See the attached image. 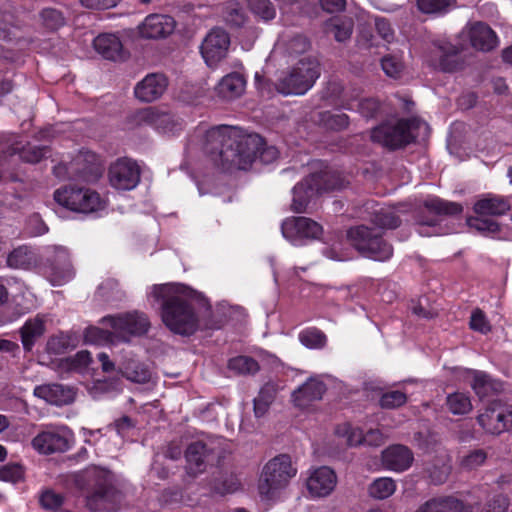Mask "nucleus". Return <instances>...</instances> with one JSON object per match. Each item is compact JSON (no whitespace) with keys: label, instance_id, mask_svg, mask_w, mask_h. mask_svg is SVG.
Here are the masks:
<instances>
[{"label":"nucleus","instance_id":"nucleus-16","mask_svg":"<svg viewBox=\"0 0 512 512\" xmlns=\"http://www.w3.org/2000/svg\"><path fill=\"white\" fill-rule=\"evenodd\" d=\"M136 119L139 124L149 125L162 134L174 135L182 130V121L178 117L155 107L139 110Z\"/></svg>","mask_w":512,"mask_h":512},{"label":"nucleus","instance_id":"nucleus-54","mask_svg":"<svg viewBox=\"0 0 512 512\" xmlns=\"http://www.w3.org/2000/svg\"><path fill=\"white\" fill-rule=\"evenodd\" d=\"M381 65L385 74L393 78H397L403 69V64L400 59L394 56L384 57L381 61Z\"/></svg>","mask_w":512,"mask_h":512},{"label":"nucleus","instance_id":"nucleus-24","mask_svg":"<svg viewBox=\"0 0 512 512\" xmlns=\"http://www.w3.org/2000/svg\"><path fill=\"white\" fill-rule=\"evenodd\" d=\"M185 457L187 472L192 476L204 472L207 464L212 461L210 451L202 442L191 443L186 450Z\"/></svg>","mask_w":512,"mask_h":512},{"label":"nucleus","instance_id":"nucleus-58","mask_svg":"<svg viewBox=\"0 0 512 512\" xmlns=\"http://www.w3.org/2000/svg\"><path fill=\"white\" fill-rule=\"evenodd\" d=\"M68 362L70 363V368L73 370L85 368L91 362L90 352L86 350L79 351L73 357L69 358Z\"/></svg>","mask_w":512,"mask_h":512},{"label":"nucleus","instance_id":"nucleus-41","mask_svg":"<svg viewBox=\"0 0 512 512\" xmlns=\"http://www.w3.org/2000/svg\"><path fill=\"white\" fill-rule=\"evenodd\" d=\"M228 368L239 375L254 374L259 370L256 360L248 356H237L229 361Z\"/></svg>","mask_w":512,"mask_h":512},{"label":"nucleus","instance_id":"nucleus-17","mask_svg":"<svg viewBox=\"0 0 512 512\" xmlns=\"http://www.w3.org/2000/svg\"><path fill=\"white\" fill-rule=\"evenodd\" d=\"M284 238L294 245H298L304 239H316L322 232V226L307 217H289L281 226Z\"/></svg>","mask_w":512,"mask_h":512},{"label":"nucleus","instance_id":"nucleus-32","mask_svg":"<svg viewBox=\"0 0 512 512\" xmlns=\"http://www.w3.org/2000/svg\"><path fill=\"white\" fill-rule=\"evenodd\" d=\"M324 32L332 35L338 42H345L350 39L353 32V21L350 18L334 17L323 24Z\"/></svg>","mask_w":512,"mask_h":512},{"label":"nucleus","instance_id":"nucleus-49","mask_svg":"<svg viewBox=\"0 0 512 512\" xmlns=\"http://www.w3.org/2000/svg\"><path fill=\"white\" fill-rule=\"evenodd\" d=\"M451 0H416L417 8L425 14H436L446 10Z\"/></svg>","mask_w":512,"mask_h":512},{"label":"nucleus","instance_id":"nucleus-57","mask_svg":"<svg viewBox=\"0 0 512 512\" xmlns=\"http://www.w3.org/2000/svg\"><path fill=\"white\" fill-rule=\"evenodd\" d=\"M281 388H282V386H280L277 382L268 381L261 387L257 397L262 400H266L268 402L273 403L277 392Z\"/></svg>","mask_w":512,"mask_h":512},{"label":"nucleus","instance_id":"nucleus-3","mask_svg":"<svg viewBox=\"0 0 512 512\" xmlns=\"http://www.w3.org/2000/svg\"><path fill=\"white\" fill-rule=\"evenodd\" d=\"M102 322L112 330L91 327L85 333L87 342L96 344L129 342L132 337L145 334L150 327L147 316L139 312L107 316L102 319Z\"/></svg>","mask_w":512,"mask_h":512},{"label":"nucleus","instance_id":"nucleus-4","mask_svg":"<svg viewBox=\"0 0 512 512\" xmlns=\"http://www.w3.org/2000/svg\"><path fill=\"white\" fill-rule=\"evenodd\" d=\"M319 76L318 60L312 56H305L278 79L276 89L284 95H304L313 87Z\"/></svg>","mask_w":512,"mask_h":512},{"label":"nucleus","instance_id":"nucleus-52","mask_svg":"<svg viewBox=\"0 0 512 512\" xmlns=\"http://www.w3.org/2000/svg\"><path fill=\"white\" fill-rule=\"evenodd\" d=\"M467 224L470 228L480 232L495 233L499 230V226L496 222L478 217L468 218Z\"/></svg>","mask_w":512,"mask_h":512},{"label":"nucleus","instance_id":"nucleus-35","mask_svg":"<svg viewBox=\"0 0 512 512\" xmlns=\"http://www.w3.org/2000/svg\"><path fill=\"white\" fill-rule=\"evenodd\" d=\"M396 482L390 477L375 479L368 487V494L378 500H384L392 496L396 491Z\"/></svg>","mask_w":512,"mask_h":512},{"label":"nucleus","instance_id":"nucleus-37","mask_svg":"<svg viewBox=\"0 0 512 512\" xmlns=\"http://www.w3.org/2000/svg\"><path fill=\"white\" fill-rule=\"evenodd\" d=\"M35 263L34 254L27 247L14 249L7 257V264L14 269H28Z\"/></svg>","mask_w":512,"mask_h":512},{"label":"nucleus","instance_id":"nucleus-30","mask_svg":"<svg viewBox=\"0 0 512 512\" xmlns=\"http://www.w3.org/2000/svg\"><path fill=\"white\" fill-rule=\"evenodd\" d=\"M45 332L44 318L37 315L27 320L20 329L21 342L24 350L30 351L35 342L43 336Z\"/></svg>","mask_w":512,"mask_h":512},{"label":"nucleus","instance_id":"nucleus-62","mask_svg":"<svg viewBox=\"0 0 512 512\" xmlns=\"http://www.w3.org/2000/svg\"><path fill=\"white\" fill-rule=\"evenodd\" d=\"M322 9L328 13L342 12L346 8V0H319Z\"/></svg>","mask_w":512,"mask_h":512},{"label":"nucleus","instance_id":"nucleus-43","mask_svg":"<svg viewBox=\"0 0 512 512\" xmlns=\"http://www.w3.org/2000/svg\"><path fill=\"white\" fill-rule=\"evenodd\" d=\"M299 340L304 346L311 349H319L324 347L326 344L325 334L316 328H310L302 331L299 334Z\"/></svg>","mask_w":512,"mask_h":512},{"label":"nucleus","instance_id":"nucleus-50","mask_svg":"<svg viewBox=\"0 0 512 512\" xmlns=\"http://www.w3.org/2000/svg\"><path fill=\"white\" fill-rule=\"evenodd\" d=\"M509 505L506 495L496 494L486 501L480 512H507Z\"/></svg>","mask_w":512,"mask_h":512},{"label":"nucleus","instance_id":"nucleus-9","mask_svg":"<svg viewBox=\"0 0 512 512\" xmlns=\"http://www.w3.org/2000/svg\"><path fill=\"white\" fill-rule=\"evenodd\" d=\"M347 237L361 254L374 260L385 261L393 253L392 247L382 240L381 234L366 226L351 228Z\"/></svg>","mask_w":512,"mask_h":512},{"label":"nucleus","instance_id":"nucleus-27","mask_svg":"<svg viewBox=\"0 0 512 512\" xmlns=\"http://www.w3.org/2000/svg\"><path fill=\"white\" fill-rule=\"evenodd\" d=\"M245 87L246 80L243 75L233 72L227 74L219 81L215 91L218 97L224 100H233L244 93Z\"/></svg>","mask_w":512,"mask_h":512},{"label":"nucleus","instance_id":"nucleus-60","mask_svg":"<svg viewBox=\"0 0 512 512\" xmlns=\"http://www.w3.org/2000/svg\"><path fill=\"white\" fill-rule=\"evenodd\" d=\"M429 473L431 480L435 484H441L448 478L450 466L447 463H443L440 467H433Z\"/></svg>","mask_w":512,"mask_h":512},{"label":"nucleus","instance_id":"nucleus-29","mask_svg":"<svg viewBox=\"0 0 512 512\" xmlns=\"http://www.w3.org/2000/svg\"><path fill=\"white\" fill-rule=\"evenodd\" d=\"M509 200L495 195H487L477 200L474 204V212L478 215L499 216L510 210Z\"/></svg>","mask_w":512,"mask_h":512},{"label":"nucleus","instance_id":"nucleus-12","mask_svg":"<svg viewBox=\"0 0 512 512\" xmlns=\"http://www.w3.org/2000/svg\"><path fill=\"white\" fill-rule=\"evenodd\" d=\"M310 46V41L304 35L291 30L283 31L274 44L267 62L275 65L287 63L290 59L307 52Z\"/></svg>","mask_w":512,"mask_h":512},{"label":"nucleus","instance_id":"nucleus-28","mask_svg":"<svg viewBox=\"0 0 512 512\" xmlns=\"http://www.w3.org/2000/svg\"><path fill=\"white\" fill-rule=\"evenodd\" d=\"M414 512H472V509L453 497H439L427 500Z\"/></svg>","mask_w":512,"mask_h":512},{"label":"nucleus","instance_id":"nucleus-31","mask_svg":"<svg viewBox=\"0 0 512 512\" xmlns=\"http://www.w3.org/2000/svg\"><path fill=\"white\" fill-rule=\"evenodd\" d=\"M119 370L128 380L136 383H146L151 378V372L133 357H125L119 364Z\"/></svg>","mask_w":512,"mask_h":512},{"label":"nucleus","instance_id":"nucleus-34","mask_svg":"<svg viewBox=\"0 0 512 512\" xmlns=\"http://www.w3.org/2000/svg\"><path fill=\"white\" fill-rule=\"evenodd\" d=\"M472 376L471 387L479 397H486L491 393L502 390V384L500 382L491 379L483 372L473 371Z\"/></svg>","mask_w":512,"mask_h":512},{"label":"nucleus","instance_id":"nucleus-7","mask_svg":"<svg viewBox=\"0 0 512 512\" xmlns=\"http://www.w3.org/2000/svg\"><path fill=\"white\" fill-rule=\"evenodd\" d=\"M55 201L74 212L92 213L105 207L100 194L90 188L65 186L54 192Z\"/></svg>","mask_w":512,"mask_h":512},{"label":"nucleus","instance_id":"nucleus-1","mask_svg":"<svg viewBox=\"0 0 512 512\" xmlns=\"http://www.w3.org/2000/svg\"><path fill=\"white\" fill-rule=\"evenodd\" d=\"M148 298L160 305L164 325L180 335H191L198 329L199 312L208 306L201 293L181 283L155 284Z\"/></svg>","mask_w":512,"mask_h":512},{"label":"nucleus","instance_id":"nucleus-2","mask_svg":"<svg viewBox=\"0 0 512 512\" xmlns=\"http://www.w3.org/2000/svg\"><path fill=\"white\" fill-rule=\"evenodd\" d=\"M262 138L257 134L245 135L236 127L221 125L209 129L205 135L204 149L218 154L225 169H247Z\"/></svg>","mask_w":512,"mask_h":512},{"label":"nucleus","instance_id":"nucleus-21","mask_svg":"<svg viewBox=\"0 0 512 512\" xmlns=\"http://www.w3.org/2000/svg\"><path fill=\"white\" fill-rule=\"evenodd\" d=\"M34 395L50 404L62 406L72 403L76 393L75 390L69 386L44 384L35 387Z\"/></svg>","mask_w":512,"mask_h":512},{"label":"nucleus","instance_id":"nucleus-45","mask_svg":"<svg viewBox=\"0 0 512 512\" xmlns=\"http://www.w3.org/2000/svg\"><path fill=\"white\" fill-rule=\"evenodd\" d=\"M224 18L226 22L235 26H240L245 21V13L237 1L231 0L225 7Z\"/></svg>","mask_w":512,"mask_h":512},{"label":"nucleus","instance_id":"nucleus-19","mask_svg":"<svg viewBox=\"0 0 512 512\" xmlns=\"http://www.w3.org/2000/svg\"><path fill=\"white\" fill-rule=\"evenodd\" d=\"M336 484V474L327 466L312 470L306 482L309 493L314 497L329 495L336 487Z\"/></svg>","mask_w":512,"mask_h":512},{"label":"nucleus","instance_id":"nucleus-38","mask_svg":"<svg viewBox=\"0 0 512 512\" xmlns=\"http://www.w3.org/2000/svg\"><path fill=\"white\" fill-rule=\"evenodd\" d=\"M449 411L454 415L467 414L472 410L469 396L462 392L449 394L446 400Z\"/></svg>","mask_w":512,"mask_h":512},{"label":"nucleus","instance_id":"nucleus-36","mask_svg":"<svg viewBox=\"0 0 512 512\" xmlns=\"http://www.w3.org/2000/svg\"><path fill=\"white\" fill-rule=\"evenodd\" d=\"M424 205L430 212L438 215H457L463 211V206L461 204L446 201L437 197L427 199Z\"/></svg>","mask_w":512,"mask_h":512},{"label":"nucleus","instance_id":"nucleus-33","mask_svg":"<svg viewBox=\"0 0 512 512\" xmlns=\"http://www.w3.org/2000/svg\"><path fill=\"white\" fill-rule=\"evenodd\" d=\"M96 51L107 59L116 60L120 57L122 44L113 34H101L94 39Z\"/></svg>","mask_w":512,"mask_h":512},{"label":"nucleus","instance_id":"nucleus-46","mask_svg":"<svg viewBox=\"0 0 512 512\" xmlns=\"http://www.w3.org/2000/svg\"><path fill=\"white\" fill-rule=\"evenodd\" d=\"M406 401L407 396L404 392L391 390L382 394L380 398V405L382 408L394 409L404 405Z\"/></svg>","mask_w":512,"mask_h":512},{"label":"nucleus","instance_id":"nucleus-6","mask_svg":"<svg viewBox=\"0 0 512 512\" xmlns=\"http://www.w3.org/2000/svg\"><path fill=\"white\" fill-rule=\"evenodd\" d=\"M342 187H344V181L334 175L329 173L313 174L294 187L291 209L298 213L303 212L311 198L318 193Z\"/></svg>","mask_w":512,"mask_h":512},{"label":"nucleus","instance_id":"nucleus-59","mask_svg":"<svg viewBox=\"0 0 512 512\" xmlns=\"http://www.w3.org/2000/svg\"><path fill=\"white\" fill-rule=\"evenodd\" d=\"M375 27L378 34L386 41L391 42L394 38V31L390 23L384 18H378L375 21Z\"/></svg>","mask_w":512,"mask_h":512},{"label":"nucleus","instance_id":"nucleus-10","mask_svg":"<svg viewBox=\"0 0 512 512\" xmlns=\"http://www.w3.org/2000/svg\"><path fill=\"white\" fill-rule=\"evenodd\" d=\"M99 482L88 495L86 505L92 512H116L123 502L122 493L110 483V476L99 471Z\"/></svg>","mask_w":512,"mask_h":512},{"label":"nucleus","instance_id":"nucleus-11","mask_svg":"<svg viewBox=\"0 0 512 512\" xmlns=\"http://www.w3.org/2000/svg\"><path fill=\"white\" fill-rule=\"evenodd\" d=\"M73 434L66 426L45 425L32 439L31 445L39 454L62 453L70 448Z\"/></svg>","mask_w":512,"mask_h":512},{"label":"nucleus","instance_id":"nucleus-25","mask_svg":"<svg viewBox=\"0 0 512 512\" xmlns=\"http://www.w3.org/2000/svg\"><path fill=\"white\" fill-rule=\"evenodd\" d=\"M412 461V452L403 445H393L382 452V463L389 470L404 471L411 466Z\"/></svg>","mask_w":512,"mask_h":512},{"label":"nucleus","instance_id":"nucleus-39","mask_svg":"<svg viewBox=\"0 0 512 512\" xmlns=\"http://www.w3.org/2000/svg\"><path fill=\"white\" fill-rule=\"evenodd\" d=\"M46 147L35 146L27 144L26 146L19 147L18 144L11 148V153H18L20 158L27 163L35 164L41 161L47 154Z\"/></svg>","mask_w":512,"mask_h":512},{"label":"nucleus","instance_id":"nucleus-20","mask_svg":"<svg viewBox=\"0 0 512 512\" xmlns=\"http://www.w3.org/2000/svg\"><path fill=\"white\" fill-rule=\"evenodd\" d=\"M175 28L173 18L167 15L151 14L139 25V33L147 39L164 38L170 35Z\"/></svg>","mask_w":512,"mask_h":512},{"label":"nucleus","instance_id":"nucleus-64","mask_svg":"<svg viewBox=\"0 0 512 512\" xmlns=\"http://www.w3.org/2000/svg\"><path fill=\"white\" fill-rule=\"evenodd\" d=\"M271 402H268L266 400H262L258 397L254 399V414L257 418H261L266 415L268 412Z\"/></svg>","mask_w":512,"mask_h":512},{"label":"nucleus","instance_id":"nucleus-55","mask_svg":"<svg viewBox=\"0 0 512 512\" xmlns=\"http://www.w3.org/2000/svg\"><path fill=\"white\" fill-rule=\"evenodd\" d=\"M42 20L49 29H56L64 24L62 14L54 9H44L41 13Z\"/></svg>","mask_w":512,"mask_h":512},{"label":"nucleus","instance_id":"nucleus-56","mask_svg":"<svg viewBox=\"0 0 512 512\" xmlns=\"http://www.w3.org/2000/svg\"><path fill=\"white\" fill-rule=\"evenodd\" d=\"M279 152L274 146H267L262 140L261 145L255 150L252 162L259 157L264 163H270L278 158Z\"/></svg>","mask_w":512,"mask_h":512},{"label":"nucleus","instance_id":"nucleus-15","mask_svg":"<svg viewBox=\"0 0 512 512\" xmlns=\"http://www.w3.org/2000/svg\"><path fill=\"white\" fill-rule=\"evenodd\" d=\"M478 423L487 433L501 434L512 426V406L501 401H493L478 416Z\"/></svg>","mask_w":512,"mask_h":512},{"label":"nucleus","instance_id":"nucleus-26","mask_svg":"<svg viewBox=\"0 0 512 512\" xmlns=\"http://www.w3.org/2000/svg\"><path fill=\"white\" fill-rule=\"evenodd\" d=\"M325 390L326 387L322 381L310 378L293 392V401L296 406L305 408L313 401L320 400Z\"/></svg>","mask_w":512,"mask_h":512},{"label":"nucleus","instance_id":"nucleus-42","mask_svg":"<svg viewBox=\"0 0 512 512\" xmlns=\"http://www.w3.org/2000/svg\"><path fill=\"white\" fill-rule=\"evenodd\" d=\"M335 434L343 439L348 446H357L364 443V435L362 431L356 427H352L348 423H343L337 426Z\"/></svg>","mask_w":512,"mask_h":512},{"label":"nucleus","instance_id":"nucleus-22","mask_svg":"<svg viewBox=\"0 0 512 512\" xmlns=\"http://www.w3.org/2000/svg\"><path fill=\"white\" fill-rule=\"evenodd\" d=\"M52 285H63L74 276L73 267L69 261V255L66 249L57 248L56 255L49 266L47 272Z\"/></svg>","mask_w":512,"mask_h":512},{"label":"nucleus","instance_id":"nucleus-14","mask_svg":"<svg viewBox=\"0 0 512 512\" xmlns=\"http://www.w3.org/2000/svg\"><path fill=\"white\" fill-rule=\"evenodd\" d=\"M108 180L116 190H132L140 182V168L129 158H119L109 166Z\"/></svg>","mask_w":512,"mask_h":512},{"label":"nucleus","instance_id":"nucleus-63","mask_svg":"<svg viewBox=\"0 0 512 512\" xmlns=\"http://www.w3.org/2000/svg\"><path fill=\"white\" fill-rule=\"evenodd\" d=\"M81 4L87 8L99 9V8H111L116 6L120 0H80Z\"/></svg>","mask_w":512,"mask_h":512},{"label":"nucleus","instance_id":"nucleus-23","mask_svg":"<svg viewBox=\"0 0 512 512\" xmlns=\"http://www.w3.org/2000/svg\"><path fill=\"white\" fill-rule=\"evenodd\" d=\"M166 87L167 80L163 75L150 74L136 85L134 92L139 100L152 102L164 93Z\"/></svg>","mask_w":512,"mask_h":512},{"label":"nucleus","instance_id":"nucleus-51","mask_svg":"<svg viewBox=\"0 0 512 512\" xmlns=\"http://www.w3.org/2000/svg\"><path fill=\"white\" fill-rule=\"evenodd\" d=\"M23 468L18 464H10L0 469V479L5 482L16 483L23 478Z\"/></svg>","mask_w":512,"mask_h":512},{"label":"nucleus","instance_id":"nucleus-8","mask_svg":"<svg viewBox=\"0 0 512 512\" xmlns=\"http://www.w3.org/2000/svg\"><path fill=\"white\" fill-rule=\"evenodd\" d=\"M416 129H427L425 123L417 120H399L393 124H384L375 128L371 133V139L385 147L392 149L410 143L418 134Z\"/></svg>","mask_w":512,"mask_h":512},{"label":"nucleus","instance_id":"nucleus-44","mask_svg":"<svg viewBox=\"0 0 512 512\" xmlns=\"http://www.w3.org/2000/svg\"><path fill=\"white\" fill-rule=\"evenodd\" d=\"M487 459V453L483 449H475L468 452L460 460L462 468L467 470H473L485 463Z\"/></svg>","mask_w":512,"mask_h":512},{"label":"nucleus","instance_id":"nucleus-5","mask_svg":"<svg viewBox=\"0 0 512 512\" xmlns=\"http://www.w3.org/2000/svg\"><path fill=\"white\" fill-rule=\"evenodd\" d=\"M296 472L288 455H278L269 460L263 467L259 479L260 495L266 499L274 498L279 491L287 487Z\"/></svg>","mask_w":512,"mask_h":512},{"label":"nucleus","instance_id":"nucleus-18","mask_svg":"<svg viewBox=\"0 0 512 512\" xmlns=\"http://www.w3.org/2000/svg\"><path fill=\"white\" fill-rule=\"evenodd\" d=\"M462 33L467 35L471 46L479 51L489 52L499 44L496 33L483 22L468 24Z\"/></svg>","mask_w":512,"mask_h":512},{"label":"nucleus","instance_id":"nucleus-47","mask_svg":"<svg viewBox=\"0 0 512 512\" xmlns=\"http://www.w3.org/2000/svg\"><path fill=\"white\" fill-rule=\"evenodd\" d=\"M469 326L473 331L479 332L481 334H487L492 329V326L485 313L480 309H474L472 311Z\"/></svg>","mask_w":512,"mask_h":512},{"label":"nucleus","instance_id":"nucleus-61","mask_svg":"<svg viewBox=\"0 0 512 512\" xmlns=\"http://www.w3.org/2000/svg\"><path fill=\"white\" fill-rule=\"evenodd\" d=\"M359 112L364 117H372L379 109V104L373 99H364L357 104Z\"/></svg>","mask_w":512,"mask_h":512},{"label":"nucleus","instance_id":"nucleus-53","mask_svg":"<svg viewBox=\"0 0 512 512\" xmlns=\"http://www.w3.org/2000/svg\"><path fill=\"white\" fill-rule=\"evenodd\" d=\"M63 501V496L52 490L44 491L40 496L42 507L48 510H56L63 504Z\"/></svg>","mask_w":512,"mask_h":512},{"label":"nucleus","instance_id":"nucleus-13","mask_svg":"<svg viewBox=\"0 0 512 512\" xmlns=\"http://www.w3.org/2000/svg\"><path fill=\"white\" fill-rule=\"evenodd\" d=\"M229 47V34L221 28H213L203 39L200 53L206 65L215 68L226 58Z\"/></svg>","mask_w":512,"mask_h":512},{"label":"nucleus","instance_id":"nucleus-48","mask_svg":"<svg viewBox=\"0 0 512 512\" xmlns=\"http://www.w3.org/2000/svg\"><path fill=\"white\" fill-rule=\"evenodd\" d=\"M249 8L261 18L270 20L275 17V8L270 0H247Z\"/></svg>","mask_w":512,"mask_h":512},{"label":"nucleus","instance_id":"nucleus-40","mask_svg":"<svg viewBox=\"0 0 512 512\" xmlns=\"http://www.w3.org/2000/svg\"><path fill=\"white\" fill-rule=\"evenodd\" d=\"M373 222L380 228L392 229L398 227L400 219L396 208L383 207L375 212Z\"/></svg>","mask_w":512,"mask_h":512}]
</instances>
